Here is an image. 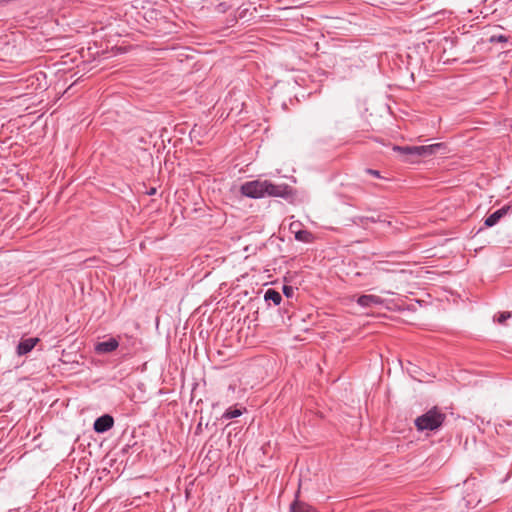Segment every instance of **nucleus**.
Listing matches in <instances>:
<instances>
[{"label": "nucleus", "mask_w": 512, "mask_h": 512, "mask_svg": "<svg viewBox=\"0 0 512 512\" xmlns=\"http://www.w3.org/2000/svg\"><path fill=\"white\" fill-rule=\"evenodd\" d=\"M393 150L406 156L405 161L413 162V158L428 157L435 154H445L447 146L444 143H435L423 146H393Z\"/></svg>", "instance_id": "nucleus-1"}, {"label": "nucleus", "mask_w": 512, "mask_h": 512, "mask_svg": "<svg viewBox=\"0 0 512 512\" xmlns=\"http://www.w3.org/2000/svg\"><path fill=\"white\" fill-rule=\"evenodd\" d=\"M445 419L446 415L442 413L437 407H433L426 413L417 417L414 423L418 431H433L441 427Z\"/></svg>", "instance_id": "nucleus-2"}, {"label": "nucleus", "mask_w": 512, "mask_h": 512, "mask_svg": "<svg viewBox=\"0 0 512 512\" xmlns=\"http://www.w3.org/2000/svg\"><path fill=\"white\" fill-rule=\"evenodd\" d=\"M267 189L266 180H253L245 182L240 187V192L249 198H264Z\"/></svg>", "instance_id": "nucleus-3"}, {"label": "nucleus", "mask_w": 512, "mask_h": 512, "mask_svg": "<svg viewBox=\"0 0 512 512\" xmlns=\"http://www.w3.org/2000/svg\"><path fill=\"white\" fill-rule=\"evenodd\" d=\"M266 186L265 197H280L286 199L292 195V188L287 184H274L266 180Z\"/></svg>", "instance_id": "nucleus-4"}, {"label": "nucleus", "mask_w": 512, "mask_h": 512, "mask_svg": "<svg viewBox=\"0 0 512 512\" xmlns=\"http://www.w3.org/2000/svg\"><path fill=\"white\" fill-rule=\"evenodd\" d=\"M119 341L115 337H109L107 340L97 342L94 345V352L97 355H107L114 352L119 347Z\"/></svg>", "instance_id": "nucleus-5"}, {"label": "nucleus", "mask_w": 512, "mask_h": 512, "mask_svg": "<svg viewBox=\"0 0 512 512\" xmlns=\"http://www.w3.org/2000/svg\"><path fill=\"white\" fill-rule=\"evenodd\" d=\"M510 209H512V201L509 202L507 205H504L502 208L496 210L491 215H489L485 219V222H484L485 226L492 227V226L496 225L500 221V219H502L505 215L508 214Z\"/></svg>", "instance_id": "nucleus-6"}, {"label": "nucleus", "mask_w": 512, "mask_h": 512, "mask_svg": "<svg viewBox=\"0 0 512 512\" xmlns=\"http://www.w3.org/2000/svg\"><path fill=\"white\" fill-rule=\"evenodd\" d=\"M114 425V419L111 415L109 414H104L100 417H98L94 424H93V428L95 430V432L97 433H104L108 430H110Z\"/></svg>", "instance_id": "nucleus-7"}, {"label": "nucleus", "mask_w": 512, "mask_h": 512, "mask_svg": "<svg viewBox=\"0 0 512 512\" xmlns=\"http://www.w3.org/2000/svg\"><path fill=\"white\" fill-rule=\"evenodd\" d=\"M39 342V338L31 337L22 339L17 346V354L19 356L29 353Z\"/></svg>", "instance_id": "nucleus-8"}, {"label": "nucleus", "mask_w": 512, "mask_h": 512, "mask_svg": "<svg viewBox=\"0 0 512 512\" xmlns=\"http://www.w3.org/2000/svg\"><path fill=\"white\" fill-rule=\"evenodd\" d=\"M357 303L362 307H372L375 305H381L383 303V299L376 295H361L357 299Z\"/></svg>", "instance_id": "nucleus-9"}, {"label": "nucleus", "mask_w": 512, "mask_h": 512, "mask_svg": "<svg viewBox=\"0 0 512 512\" xmlns=\"http://www.w3.org/2000/svg\"><path fill=\"white\" fill-rule=\"evenodd\" d=\"M264 298L266 301H272L275 305H279L282 301L281 294L274 289H268L265 292Z\"/></svg>", "instance_id": "nucleus-10"}, {"label": "nucleus", "mask_w": 512, "mask_h": 512, "mask_svg": "<svg viewBox=\"0 0 512 512\" xmlns=\"http://www.w3.org/2000/svg\"><path fill=\"white\" fill-rule=\"evenodd\" d=\"M295 239L300 242L311 243L314 236L308 230H299L295 233Z\"/></svg>", "instance_id": "nucleus-11"}, {"label": "nucleus", "mask_w": 512, "mask_h": 512, "mask_svg": "<svg viewBox=\"0 0 512 512\" xmlns=\"http://www.w3.org/2000/svg\"><path fill=\"white\" fill-rule=\"evenodd\" d=\"M242 414H243L242 409L237 408V407L235 406V407H230V408H228V409L224 412V414H223L222 418H224V419H233V418H237V417L241 416Z\"/></svg>", "instance_id": "nucleus-12"}, {"label": "nucleus", "mask_w": 512, "mask_h": 512, "mask_svg": "<svg viewBox=\"0 0 512 512\" xmlns=\"http://www.w3.org/2000/svg\"><path fill=\"white\" fill-rule=\"evenodd\" d=\"M507 41H508V37L505 36V35H502V34H500V35H492L490 37V42L491 43H496V42L505 43Z\"/></svg>", "instance_id": "nucleus-13"}, {"label": "nucleus", "mask_w": 512, "mask_h": 512, "mask_svg": "<svg viewBox=\"0 0 512 512\" xmlns=\"http://www.w3.org/2000/svg\"><path fill=\"white\" fill-rule=\"evenodd\" d=\"M511 317V312H501L499 313V315L497 316V318H495V320L500 323V324H503L505 323V321L507 319H509Z\"/></svg>", "instance_id": "nucleus-14"}, {"label": "nucleus", "mask_w": 512, "mask_h": 512, "mask_svg": "<svg viewBox=\"0 0 512 512\" xmlns=\"http://www.w3.org/2000/svg\"><path fill=\"white\" fill-rule=\"evenodd\" d=\"M282 290H283V294L287 298L293 297V295H294V288L292 286L284 285Z\"/></svg>", "instance_id": "nucleus-15"}, {"label": "nucleus", "mask_w": 512, "mask_h": 512, "mask_svg": "<svg viewBox=\"0 0 512 512\" xmlns=\"http://www.w3.org/2000/svg\"><path fill=\"white\" fill-rule=\"evenodd\" d=\"M366 172L374 177H380V172L378 170L367 169Z\"/></svg>", "instance_id": "nucleus-16"}, {"label": "nucleus", "mask_w": 512, "mask_h": 512, "mask_svg": "<svg viewBox=\"0 0 512 512\" xmlns=\"http://www.w3.org/2000/svg\"><path fill=\"white\" fill-rule=\"evenodd\" d=\"M155 193H156V189H155V188H152V189L148 192V194H149V195H153V194H155Z\"/></svg>", "instance_id": "nucleus-17"}]
</instances>
